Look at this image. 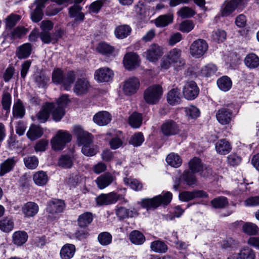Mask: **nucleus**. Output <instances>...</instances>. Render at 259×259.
Masks as SVG:
<instances>
[{"instance_id": "nucleus-1", "label": "nucleus", "mask_w": 259, "mask_h": 259, "mask_svg": "<svg viewBox=\"0 0 259 259\" xmlns=\"http://www.w3.org/2000/svg\"><path fill=\"white\" fill-rule=\"evenodd\" d=\"M76 78L74 71L70 70L66 72L57 68L52 72V81L56 84L61 85L64 90H69Z\"/></svg>"}, {"instance_id": "nucleus-2", "label": "nucleus", "mask_w": 259, "mask_h": 259, "mask_svg": "<svg viewBox=\"0 0 259 259\" xmlns=\"http://www.w3.org/2000/svg\"><path fill=\"white\" fill-rule=\"evenodd\" d=\"M172 194L167 192L163 195H158L152 199L145 198L141 201V206L147 209L156 208L160 204L167 205L172 199Z\"/></svg>"}, {"instance_id": "nucleus-3", "label": "nucleus", "mask_w": 259, "mask_h": 259, "mask_svg": "<svg viewBox=\"0 0 259 259\" xmlns=\"http://www.w3.org/2000/svg\"><path fill=\"white\" fill-rule=\"evenodd\" d=\"M163 94V89L159 84L149 87L144 93V99L148 104H156L160 101Z\"/></svg>"}, {"instance_id": "nucleus-4", "label": "nucleus", "mask_w": 259, "mask_h": 259, "mask_svg": "<svg viewBox=\"0 0 259 259\" xmlns=\"http://www.w3.org/2000/svg\"><path fill=\"white\" fill-rule=\"evenodd\" d=\"M208 46L206 40L198 39L192 42L190 47V54L195 58L202 57L208 50Z\"/></svg>"}, {"instance_id": "nucleus-5", "label": "nucleus", "mask_w": 259, "mask_h": 259, "mask_svg": "<svg viewBox=\"0 0 259 259\" xmlns=\"http://www.w3.org/2000/svg\"><path fill=\"white\" fill-rule=\"evenodd\" d=\"M71 140V135L66 132L59 131L52 140V148L55 150H62L66 144Z\"/></svg>"}, {"instance_id": "nucleus-6", "label": "nucleus", "mask_w": 259, "mask_h": 259, "mask_svg": "<svg viewBox=\"0 0 259 259\" xmlns=\"http://www.w3.org/2000/svg\"><path fill=\"white\" fill-rule=\"evenodd\" d=\"M74 133L77 138V142L79 145H84L87 144L93 143L94 137L89 132L84 131L79 125L74 126Z\"/></svg>"}, {"instance_id": "nucleus-7", "label": "nucleus", "mask_w": 259, "mask_h": 259, "mask_svg": "<svg viewBox=\"0 0 259 259\" xmlns=\"http://www.w3.org/2000/svg\"><path fill=\"white\" fill-rule=\"evenodd\" d=\"M199 89L194 81L186 82L183 88L184 97L188 100H194L198 96Z\"/></svg>"}, {"instance_id": "nucleus-8", "label": "nucleus", "mask_w": 259, "mask_h": 259, "mask_svg": "<svg viewBox=\"0 0 259 259\" xmlns=\"http://www.w3.org/2000/svg\"><path fill=\"white\" fill-rule=\"evenodd\" d=\"M140 81L135 77L126 79L123 86V91L125 95L131 96L137 93L140 87Z\"/></svg>"}, {"instance_id": "nucleus-9", "label": "nucleus", "mask_w": 259, "mask_h": 259, "mask_svg": "<svg viewBox=\"0 0 259 259\" xmlns=\"http://www.w3.org/2000/svg\"><path fill=\"white\" fill-rule=\"evenodd\" d=\"M119 199V196L112 192L108 194H101L98 196L96 201L98 206L108 205L115 203Z\"/></svg>"}, {"instance_id": "nucleus-10", "label": "nucleus", "mask_w": 259, "mask_h": 259, "mask_svg": "<svg viewBox=\"0 0 259 259\" xmlns=\"http://www.w3.org/2000/svg\"><path fill=\"white\" fill-rule=\"evenodd\" d=\"M116 180V178L114 174L106 172L98 177L95 182L100 189H103L114 182Z\"/></svg>"}, {"instance_id": "nucleus-11", "label": "nucleus", "mask_w": 259, "mask_h": 259, "mask_svg": "<svg viewBox=\"0 0 259 259\" xmlns=\"http://www.w3.org/2000/svg\"><path fill=\"white\" fill-rule=\"evenodd\" d=\"M244 0L226 1L223 4L221 13L223 17H227L231 14L237 8L243 3Z\"/></svg>"}, {"instance_id": "nucleus-12", "label": "nucleus", "mask_w": 259, "mask_h": 259, "mask_svg": "<svg viewBox=\"0 0 259 259\" xmlns=\"http://www.w3.org/2000/svg\"><path fill=\"white\" fill-rule=\"evenodd\" d=\"M161 130L164 135L171 136L179 133V127L174 120H168L162 124Z\"/></svg>"}, {"instance_id": "nucleus-13", "label": "nucleus", "mask_w": 259, "mask_h": 259, "mask_svg": "<svg viewBox=\"0 0 259 259\" xmlns=\"http://www.w3.org/2000/svg\"><path fill=\"white\" fill-rule=\"evenodd\" d=\"M113 72L107 67L100 68L95 72V79L99 82H107L113 77Z\"/></svg>"}, {"instance_id": "nucleus-14", "label": "nucleus", "mask_w": 259, "mask_h": 259, "mask_svg": "<svg viewBox=\"0 0 259 259\" xmlns=\"http://www.w3.org/2000/svg\"><path fill=\"white\" fill-rule=\"evenodd\" d=\"M123 64L128 70H133L139 66L138 56L134 53H126L123 58Z\"/></svg>"}, {"instance_id": "nucleus-15", "label": "nucleus", "mask_w": 259, "mask_h": 259, "mask_svg": "<svg viewBox=\"0 0 259 259\" xmlns=\"http://www.w3.org/2000/svg\"><path fill=\"white\" fill-rule=\"evenodd\" d=\"M207 193L202 190L193 191H184L180 193L179 198L181 201H188L196 198H205L207 197Z\"/></svg>"}, {"instance_id": "nucleus-16", "label": "nucleus", "mask_w": 259, "mask_h": 259, "mask_svg": "<svg viewBox=\"0 0 259 259\" xmlns=\"http://www.w3.org/2000/svg\"><path fill=\"white\" fill-rule=\"evenodd\" d=\"M82 7L78 4H74L69 8L68 14L70 18H74L73 24L83 22L84 14L81 12Z\"/></svg>"}, {"instance_id": "nucleus-17", "label": "nucleus", "mask_w": 259, "mask_h": 259, "mask_svg": "<svg viewBox=\"0 0 259 259\" xmlns=\"http://www.w3.org/2000/svg\"><path fill=\"white\" fill-rule=\"evenodd\" d=\"M232 116V111L226 107L219 109L216 113V117L220 123L225 125L229 123Z\"/></svg>"}, {"instance_id": "nucleus-18", "label": "nucleus", "mask_w": 259, "mask_h": 259, "mask_svg": "<svg viewBox=\"0 0 259 259\" xmlns=\"http://www.w3.org/2000/svg\"><path fill=\"white\" fill-rule=\"evenodd\" d=\"M255 254L254 250L248 246H244L239 253L233 254L228 259H255Z\"/></svg>"}, {"instance_id": "nucleus-19", "label": "nucleus", "mask_w": 259, "mask_h": 259, "mask_svg": "<svg viewBox=\"0 0 259 259\" xmlns=\"http://www.w3.org/2000/svg\"><path fill=\"white\" fill-rule=\"evenodd\" d=\"M91 85L86 78H78L76 81L73 88L74 92L78 96H81L87 93Z\"/></svg>"}, {"instance_id": "nucleus-20", "label": "nucleus", "mask_w": 259, "mask_h": 259, "mask_svg": "<svg viewBox=\"0 0 259 259\" xmlns=\"http://www.w3.org/2000/svg\"><path fill=\"white\" fill-rule=\"evenodd\" d=\"M145 53L147 59L150 61L154 62L162 55L163 52L161 47L156 44H152Z\"/></svg>"}, {"instance_id": "nucleus-21", "label": "nucleus", "mask_w": 259, "mask_h": 259, "mask_svg": "<svg viewBox=\"0 0 259 259\" xmlns=\"http://www.w3.org/2000/svg\"><path fill=\"white\" fill-rule=\"evenodd\" d=\"M53 108V103H47L36 115V117L40 123L46 122L50 117L51 110Z\"/></svg>"}, {"instance_id": "nucleus-22", "label": "nucleus", "mask_w": 259, "mask_h": 259, "mask_svg": "<svg viewBox=\"0 0 259 259\" xmlns=\"http://www.w3.org/2000/svg\"><path fill=\"white\" fill-rule=\"evenodd\" d=\"M48 0H37L36 7L31 13V18L32 21L38 22L40 21L44 15L42 10L45 8V4Z\"/></svg>"}, {"instance_id": "nucleus-23", "label": "nucleus", "mask_w": 259, "mask_h": 259, "mask_svg": "<svg viewBox=\"0 0 259 259\" xmlns=\"http://www.w3.org/2000/svg\"><path fill=\"white\" fill-rule=\"evenodd\" d=\"M65 208L63 201L54 199L48 202L47 211L50 213L54 214L62 212Z\"/></svg>"}, {"instance_id": "nucleus-24", "label": "nucleus", "mask_w": 259, "mask_h": 259, "mask_svg": "<svg viewBox=\"0 0 259 259\" xmlns=\"http://www.w3.org/2000/svg\"><path fill=\"white\" fill-rule=\"evenodd\" d=\"M93 120L100 126L106 125L110 122L111 115L107 111H99L94 116Z\"/></svg>"}, {"instance_id": "nucleus-25", "label": "nucleus", "mask_w": 259, "mask_h": 259, "mask_svg": "<svg viewBox=\"0 0 259 259\" xmlns=\"http://www.w3.org/2000/svg\"><path fill=\"white\" fill-rule=\"evenodd\" d=\"M15 157L9 158L0 164V176L2 177L12 171L17 162Z\"/></svg>"}, {"instance_id": "nucleus-26", "label": "nucleus", "mask_w": 259, "mask_h": 259, "mask_svg": "<svg viewBox=\"0 0 259 259\" xmlns=\"http://www.w3.org/2000/svg\"><path fill=\"white\" fill-rule=\"evenodd\" d=\"M76 247L74 244L66 243L61 248L60 256L61 259H71L74 255Z\"/></svg>"}, {"instance_id": "nucleus-27", "label": "nucleus", "mask_w": 259, "mask_h": 259, "mask_svg": "<svg viewBox=\"0 0 259 259\" xmlns=\"http://www.w3.org/2000/svg\"><path fill=\"white\" fill-rule=\"evenodd\" d=\"M38 210V205L36 203L31 201L26 203L22 207V211L25 217L28 218L35 215Z\"/></svg>"}, {"instance_id": "nucleus-28", "label": "nucleus", "mask_w": 259, "mask_h": 259, "mask_svg": "<svg viewBox=\"0 0 259 259\" xmlns=\"http://www.w3.org/2000/svg\"><path fill=\"white\" fill-rule=\"evenodd\" d=\"M181 53V51L180 49L175 48L169 52L167 55V57L176 66L181 67L185 64L184 60L180 58Z\"/></svg>"}, {"instance_id": "nucleus-29", "label": "nucleus", "mask_w": 259, "mask_h": 259, "mask_svg": "<svg viewBox=\"0 0 259 259\" xmlns=\"http://www.w3.org/2000/svg\"><path fill=\"white\" fill-rule=\"evenodd\" d=\"M215 148L217 152L221 155L229 153L232 149L231 144L226 139L219 140L215 144Z\"/></svg>"}, {"instance_id": "nucleus-30", "label": "nucleus", "mask_w": 259, "mask_h": 259, "mask_svg": "<svg viewBox=\"0 0 259 259\" xmlns=\"http://www.w3.org/2000/svg\"><path fill=\"white\" fill-rule=\"evenodd\" d=\"M28 31L27 28L23 26H18L14 29L8 30L7 36L12 40L21 38L24 36Z\"/></svg>"}, {"instance_id": "nucleus-31", "label": "nucleus", "mask_w": 259, "mask_h": 259, "mask_svg": "<svg viewBox=\"0 0 259 259\" xmlns=\"http://www.w3.org/2000/svg\"><path fill=\"white\" fill-rule=\"evenodd\" d=\"M28 234L24 231H17L12 235V242L18 246L23 245L28 239Z\"/></svg>"}, {"instance_id": "nucleus-32", "label": "nucleus", "mask_w": 259, "mask_h": 259, "mask_svg": "<svg viewBox=\"0 0 259 259\" xmlns=\"http://www.w3.org/2000/svg\"><path fill=\"white\" fill-rule=\"evenodd\" d=\"M181 98L180 91L177 88L171 89L167 93V101L170 105L179 104L181 102Z\"/></svg>"}, {"instance_id": "nucleus-33", "label": "nucleus", "mask_w": 259, "mask_h": 259, "mask_svg": "<svg viewBox=\"0 0 259 259\" xmlns=\"http://www.w3.org/2000/svg\"><path fill=\"white\" fill-rule=\"evenodd\" d=\"M25 114V108L20 99H18L14 104L13 115L14 118H22Z\"/></svg>"}, {"instance_id": "nucleus-34", "label": "nucleus", "mask_w": 259, "mask_h": 259, "mask_svg": "<svg viewBox=\"0 0 259 259\" xmlns=\"http://www.w3.org/2000/svg\"><path fill=\"white\" fill-rule=\"evenodd\" d=\"M115 213L119 220H123L129 217L132 218L137 213L134 209L130 210L124 207L120 206L116 209Z\"/></svg>"}, {"instance_id": "nucleus-35", "label": "nucleus", "mask_w": 259, "mask_h": 259, "mask_svg": "<svg viewBox=\"0 0 259 259\" xmlns=\"http://www.w3.org/2000/svg\"><path fill=\"white\" fill-rule=\"evenodd\" d=\"M244 63L249 68H256L259 66V57L254 53H249L245 57Z\"/></svg>"}, {"instance_id": "nucleus-36", "label": "nucleus", "mask_w": 259, "mask_h": 259, "mask_svg": "<svg viewBox=\"0 0 259 259\" xmlns=\"http://www.w3.org/2000/svg\"><path fill=\"white\" fill-rule=\"evenodd\" d=\"M14 226V221L11 217H6L0 220V230L4 232H10L13 229Z\"/></svg>"}, {"instance_id": "nucleus-37", "label": "nucleus", "mask_w": 259, "mask_h": 259, "mask_svg": "<svg viewBox=\"0 0 259 259\" xmlns=\"http://www.w3.org/2000/svg\"><path fill=\"white\" fill-rule=\"evenodd\" d=\"M173 18L171 14L160 15L155 19V25L158 27L166 26L172 22Z\"/></svg>"}, {"instance_id": "nucleus-38", "label": "nucleus", "mask_w": 259, "mask_h": 259, "mask_svg": "<svg viewBox=\"0 0 259 259\" xmlns=\"http://www.w3.org/2000/svg\"><path fill=\"white\" fill-rule=\"evenodd\" d=\"M31 51V45L29 43H26L18 48L17 56L20 59H25L30 55Z\"/></svg>"}, {"instance_id": "nucleus-39", "label": "nucleus", "mask_w": 259, "mask_h": 259, "mask_svg": "<svg viewBox=\"0 0 259 259\" xmlns=\"http://www.w3.org/2000/svg\"><path fill=\"white\" fill-rule=\"evenodd\" d=\"M93 220V214L90 212H85L79 215L77 219L78 225L81 228H85L92 222Z\"/></svg>"}, {"instance_id": "nucleus-40", "label": "nucleus", "mask_w": 259, "mask_h": 259, "mask_svg": "<svg viewBox=\"0 0 259 259\" xmlns=\"http://www.w3.org/2000/svg\"><path fill=\"white\" fill-rule=\"evenodd\" d=\"M43 134L42 129L39 126L32 125L26 135L27 137L31 140H35L40 138Z\"/></svg>"}, {"instance_id": "nucleus-41", "label": "nucleus", "mask_w": 259, "mask_h": 259, "mask_svg": "<svg viewBox=\"0 0 259 259\" xmlns=\"http://www.w3.org/2000/svg\"><path fill=\"white\" fill-rule=\"evenodd\" d=\"M129 238L131 242L136 245H141L145 241L144 235L138 230L132 231L130 234Z\"/></svg>"}, {"instance_id": "nucleus-42", "label": "nucleus", "mask_w": 259, "mask_h": 259, "mask_svg": "<svg viewBox=\"0 0 259 259\" xmlns=\"http://www.w3.org/2000/svg\"><path fill=\"white\" fill-rule=\"evenodd\" d=\"M242 228L243 232L250 236L255 235L259 232V227L251 222L244 223Z\"/></svg>"}, {"instance_id": "nucleus-43", "label": "nucleus", "mask_w": 259, "mask_h": 259, "mask_svg": "<svg viewBox=\"0 0 259 259\" xmlns=\"http://www.w3.org/2000/svg\"><path fill=\"white\" fill-rule=\"evenodd\" d=\"M98 52L103 55L109 56L112 54L114 51L113 47L104 42H100L96 48Z\"/></svg>"}, {"instance_id": "nucleus-44", "label": "nucleus", "mask_w": 259, "mask_h": 259, "mask_svg": "<svg viewBox=\"0 0 259 259\" xmlns=\"http://www.w3.org/2000/svg\"><path fill=\"white\" fill-rule=\"evenodd\" d=\"M179 178L181 179V182L184 181L190 186H193L197 183L194 173L189 170L185 171L184 174Z\"/></svg>"}, {"instance_id": "nucleus-45", "label": "nucleus", "mask_w": 259, "mask_h": 259, "mask_svg": "<svg viewBox=\"0 0 259 259\" xmlns=\"http://www.w3.org/2000/svg\"><path fill=\"white\" fill-rule=\"evenodd\" d=\"M33 180L36 185L38 186H44L47 184L48 181V177L46 172L44 171H38L34 174Z\"/></svg>"}, {"instance_id": "nucleus-46", "label": "nucleus", "mask_w": 259, "mask_h": 259, "mask_svg": "<svg viewBox=\"0 0 259 259\" xmlns=\"http://www.w3.org/2000/svg\"><path fill=\"white\" fill-rule=\"evenodd\" d=\"M50 78L42 72H37L34 74V81L39 88H45Z\"/></svg>"}, {"instance_id": "nucleus-47", "label": "nucleus", "mask_w": 259, "mask_h": 259, "mask_svg": "<svg viewBox=\"0 0 259 259\" xmlns=\"http://www.w3.org/2000/svg\"><path fill=\"white\" fill-rule=\"evenodd\" d=\"M166 161L169 165L174 167H179L182 163L181 157L175 153L169 154L166 158Z\"/></svg>"}, {"instance_id": "nucleus-48", "label": "nucleus", "mask_w": 259, "mask_h": 259, "mask_svg": "<svg viewBox=\"0 0 259 259\" xmlns=\"http://www.w3.org/2000/svg\"><path fill=\"white\" fill-rule=\"evenodd\" d=\"M21 18V16L19 15L11 14L9 15L5 19L7 30L8 31L13 29L20 20Z\"/></svg>"}, {"instance_id": "nucleus-49", "label": "nucleus", "mask_w": 259, "mask_h": 259, "mask_svg": "<svg viewBox=\"0 0 259 259\" xmlns=\"http://www.w3.org/2000/svg\"><path fill=\"white\" fill-rule=\"evenodd\" d=\"M217 84L221 90L226 92L231 88L232 83L229 77L224 76L218 79Z\"/></svg>"}, {"instance_id": "nucleus-50", "label": "nucleus", "mask_w": 259, "mask_h": 259, "mask_svg": "<svg viewBox=\"0 0 259 259\" xmlns=\"http://www.w3.org/2000/svg\"><path fill=\"white\" fill-rule=\"evenodd\" d=\"M81 152L87 156H93L98 153V147L96 145L93 144V142L87 144L82 145Z\"/></svg>"}, {"instance_id": "nucleus-51", "label": "nucleus", "mask_w": 259, "mask_h": 259, "mask_svg": "<svg viewBox=\"0 0 259 259\" xmlns=\"http://www.w3.org/2000/svg\"><path fill=\"white\" fill-rule=\"evenodd\" d=\"M131 31V28L128 25H123L116 28L115 34L117 38L122 39L130 35Z\"/></svg>"}, {"instance_id": "nucleus-52", "label": "nucleus", "mask_w": 259, "mask_h": 259, "mask_svg": "<svg viewBox=\"0 0 259 259\" xmlns=\"http://www.w3.org/2000/svg\"><path fill=\"white\" fill-rule=\"evenodd\" d=\"M190 169L193 173L199 172L203 168V164L200 159L194 157L189 162Z\"/></svg>"}, {"instance_id": "nucleus-53", "label": "nucleus", "mask_w": 259, "mask_h": 259, "mask_svg": "<svg viewBox=\"0 0 259 259\" xmlns=\"http://www.w3.org/2000/svg\"><path fill=\"white\" fill-rule=\"evenodd\" d=\"M51 112L52 118L56 121H59L65 114V109L63 107L57 106L53 103V108Z\"/></svg>"}, {"instance_id": "nucleus-54", "label": "nucleus", "mask_w": 259, "mask_h": 259, "mask_svg": "<svg viewBox=\"0 0 259 259\" xmlns=\"http://www.w3.org/2000/svg\"><path fill=\"white\" fill-rule=\"evenodd\" d=\"M129 124L134 128L139 127L142 122V116L141 114L134 112L129 117Z\"/></svg>"}, {"instance_id": "nucleus-55", "label": "nucleus", "mask_w": 259, "mask_h": 259, "mask_svg": "<svg viewBox=\"0 0 259 259\" xmlns=\"http://www.w3.org/2000/svg\"><path fill=\"white\" fill-rule=\"evenodd\" d=\"M107 0H97L92 3L88 7L89 14H98Z\"/></svg>"}, {"instance_id": "nucleus-56", "label": "nucleus", "mask_w": 259, "mask_h": 259, "mask_svg": "<svg viewBox=\"0 0 259 259\" xmlns=\"http://www.w3.org/2000/svg\"><path fill=\"white\" fill-rule=\"evenodd\" d=\"M123 182L125 185L129 186L135 191H140L143 188V184L138 180L133 178H125Z\"/></svg>"}, {"instance_id": "nucleus-57", "label": "nucleus", "mask_w": 259, "mask_h": 259, "mask_svg": "<svg viewBox=\"0 0 259 259\" xmlns=\"http://www.w3.org/2000/svg\"><path fill=\"white\" fill-rule=\"evenodd\" d=\"M151 249L156 252L164 253L167 250V246L163 241L157 240L151 242L150 245Z\"/></svg>"}, {"instance_id": "nucleus-58", "label": "nucleus", "mask_w": 259, "mask_h": 259, "mask_svg": "<svg viewBox=\"0 0 259 259\" xmlns=\"http://www.w3.org/2000/svg\"><path fill=\"white\" fill-rule=\"evenodd\" d=\"M211 204L215 208H223L229 204L228 199L224 196H220L211 201Z\"/></svg>"}, {"instance_id": "nucleus-59", "label": "nucleus", "mask_w": 259, "mask_h": 259, "mask_svg": "<svg viewBox=\"0 0 259 259\" xmlns=\"http://www.w3.org/2000/svg\"><path fill=\"white\" fill-rule=\"evenodd\" d=\"M58 165L64 168L71 167L73 162L72 158L68 155H62L58 160Z\"/></svg>"}, {"instance_id": "nucleus-60", "label": "nucleus", "mask_w": 259, "mask_h": 259, "mask_svg": "<svg viewBox=\"0 0 259 259\" xmlns=\"http://www.w3.org/2000/svg\"><path fill=\"white\" fill-rule=\"evenodd\" d=\"M23 161L26 167L31 169L36 168L38 164V160L35 156L25 157Z\"/></svg>"}, {"instance_id": "nucleus-61", "label": "nucleus", "mask_w": 259, "mask_h": 259, "mask_svg": "<svg viewBox=\"0 0 259 259\" xmlns=\"http://www.w3.org/2000/svg\"><path fill=\"white\" fill-rule=\"evenodd\" d=\"M177 13L179 16L183 19L192 17L195 14L194 10L188 7L181 8Z\"/></svg>"}, {"instance_id": "nucleus-62", "label": "nucleus", "mask_w": 259, "mask_h": 259, "mask_svg": "<svg viewBox=\"0 0 259 259\" xmlns=\"http://www.w3.org/2000/svg\"><path fill=\"white\" fill-rule=\"evenodd\" d=\"M112 235L108 232H104L99 234L98 239L100 243L102 245H107L112 241Z\"/></svg>"}, {"instance_id": "nucleus-63", "label": "nucleus", "mask_w": 259, "mask_h": 259, "mask_svg": "<svg viewBox=\"0 0 259 259\" xmlns=\"http://www.w3.org/2000/svg\"><path fill=\"white\" fill-rule=\"evenodd\" d=\"M144 138L142 133H137L132 136L129 141L130 144L135 147L140 146L144 142Z\"/></svg>"}, {"instance_id": "nucleus-64", "label": "nucleus", "mask_w": 259, "mask_h": 259, "mask_svg": "<svg viewBox=\"0 0 259 259\" xmlns=\"http://www.w3.org/2000/svg\"><path fill=\"white\" fill-rule=\"evenodd\" d=\"M185 112L187 116L191 119H195L200 115L199 110L194 106H189L185 108Z\"/></svg>"}]
</instances>
